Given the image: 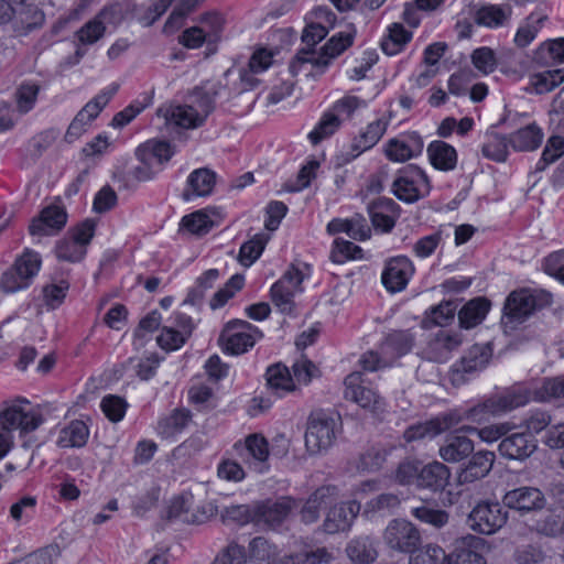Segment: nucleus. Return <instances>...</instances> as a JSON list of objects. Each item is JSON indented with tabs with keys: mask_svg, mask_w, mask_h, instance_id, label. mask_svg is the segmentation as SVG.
I'll use <instances>...</instances> for the list:
<instances>
[{
	"mask_svg": "<svg viewBox=\"0 0 564 564\" xmlns=\"http://www.w3.org/2000/svg\"><path fill=\"white\" fill-rule=\"evenodd\" d=\"M328 30L326 25L321 22L308 24L302 34V41L307 46L302 48L295 55L293 61L290 63V72L292 75H297L300 67L305 63H311L314 68L323 69L326 68L333 58L340 55L345 50L352 45L354 33H339L330 37L326 44L322 47L318 57L308 58L307 54L312 52V48L319 43L327 35Z\"/></svg>",
	"mask_w": 564,
	"mask_h": 564,
	"instance_id": "obj_1",
	"label": "nucleus"
},
{
	"mask_svg": "<svg viewBox=\"0 0 564 564\" xmlns=\"http://www.w3.org/2000/svg\"><path fill=\"white\" fill-rule=\"evenodd\" d=\"M551 302V293L544 290H516L506 299L502 325L505 328L514 329L536 311L549 306Z\"/></svg>",
	"mask_w": 564,
	"mask_h": 564,
	"instance_id": "obj_2",
	"label": "nucleus"
},
{
	"mask_svg": "<svg viewBox=\"0 0 564 564\" xmlns=\"http://www.w3.org/2000/svg\"><path fill=\"white\" fill-rule=\"evenodd\" d=\"M528 402V395L522 392H508L502 395H495L486 399L473 408L467 410L454 409L447 414H456L457 425L463 421H470L473 423H481L490 415H499L511 411L516 408L524 405Z\"/></svg>",
	"mask_w": 564,
	"mask_h": 564,
	"instance_id": "obj_3",
	"label": "nucleus"
},
{
	"mask_svg": "<svg viewBox=\"0 0 564 564\" xmlns=\"http://www.w3.org/2000/svg\"><path fill=\"white\" fill-rule=\"evenodd\" d=\"M262 336V332L249 322L232 319L225 325L218 341L225 352L241 355L253 347L256 339Z\"/></svg>",
	"mask_w": 564,
	"mask_h": 564,
	"instance_id": "obj_4",
	"label": "nucleus"
},
{
	"mask_svg": "<svg viewBox=\"0 0 564 564\" xmlns=\"http://www.w3.org/2000/svg\"><path fill=\"white\" fill-rule=\"evenodd\" d=\"M508 520L505 506L498 501L480 500L467 517L468 527L480 534L490 535L500 530Z\"/></svg>",
	"mask_w": 564,
	"mask_h": 564,
	"instance_id": "obj_5",
	"label": "nucleus"
},
{
	"mask_svg": "<svg viewBox=\"0 0 564 564\" xmlns=\"http://www.w3.org/2000/svg\"><path fill=\"white\" fill-rule=\"evenodd\" d=\"M336 420L323 411L313 412L307 422L305 446L311 454L328 449L336 438Z\"/></svg>",
	"mask_w": 564,
	"mask_h": 564,
	"instance_id": "obj_6",
	"label": "nucleus"
},
{
	"mask_svg": "<svg viewBox=\"0 0 564 564\" xmlns=\"http://www.w3.org/2000/svg\"><path fill=\"white\" fill-rule=\"evenodd\" d=\"M393 194L405 203H414L431 189L427 175L419 166L409 164L399 171L392 185Z\"/></svg>",
	"mask_w": 564,
	"mask_h": 564,
	"instance_id": "obj_7",
	"label": "nucleus"
},
{
	"mask_svg": "<svg viewBox=\"0 0 564 564\" xmlns=\"http://www.w3.org/2000/svg\"><path fill=\"white\" fill-rule=\"evenodd\" d=\"M41 258L36 252L25 251L14 264L3 272L0 280V288L12 293L29 285L31 279L39 272Z\"/></svg>",
	"mask_w": 564,
	"mask_h": 564,
	"instance_id": "obj_8",
	"label": "nucleus"
},
{
	"mask_svg": "<svg viewBox=\"0 0 564 564\" xmlns=\"http://www.w3.org/2000/svg\"><path fill=\"white\" fill-rule=\"evenodd\" d=\"M505 507L514 510L521 517L536 514L544 510L547 499L544 492L531 486L509 490L502 497Z\"/></svg>",
	"mask_w": 564,
	"mask_h": 564,
	"instance_id": "obj_9",
	"label": "nucleus"
},
{
	"mask_svg": "<svg viewBox=\"0 0 564 564\" xmlns=\"http://www.w3.org/2000/svg\"><path fill=\"white\" fill-rule=\"evenodd\" d=\"M303 279V273L295 265H291L272 285L271 300L281 313L291 314L293 312V297L301 290Z\"/></svg>",
	"mask_w": 564,
	"mask_h": 564,
	"instance_id": "obj_10",
	"label": "nucleus"
},
{
	"mask_svg": "<svg viewBox=\"0 0 564 564\" xmlns=\"http://www.w3.org/2000/svg\"><path fill=\"white\" fill-rule=\"evenodd\" d=\"M386 544L398 552L410 553L421 545L420 531L409 521L392 520L384 530Z\"/></svg>",
	"mask_w": 564,
	"mask_h": 564,
	"instance_id": "obj_11",
	"label": "nucleus"
},
{
	"mask_svg": "<svg viewBox=\"0 0 564 564\" xmlns=\"http://www.w3.org/2000/svg\"><path fill=\"white\" fill-rule=\"evenodd\" d=\"M294 507V500L289 497L256 502L253 511L256 524L274 529L283 523Z\"/></svg>",
	"mask_w": 564,
	"mask_h": 564,
	"instance_id": "obj_12",
	"label": "nucleus"
},
{
	"mask_svg": "<svg viewBox=\"0 0 564 564\" xmlns=\"http://www.w3.org/2000/svg\"><path fill=\"white\" fill-rule=\"evenodd\" d=\"M234 448L239 457L257 473L263 474L269 469L267 464L269 444L263 436L251 434L247 436L245 444L238 442L235 444Z\"/></svg>",
	"mask_w": 564,
	"mask_h": 564,
	"instance_id": "obj_13",
	"label": "nucleus"
},
{
	"mask_svg": "<svg viewBox=\"0 0 564 564\" xmlns=\"http://www.w3.org/2000/svg\"><path fill=\"white\" fill-rule=\"evenodd\" d=\"M492 357L490 344L474 345L462 359L453 366L452 381L462 383L464 376L480 371L489 364Z\"/></svg>",
	"mask_w": 564,
	"mask_h": 564,
	"instance_id": "obj_14",
	"label": "nucleus"
},
{
	"mask_svg": "<svg viewBox=\"0 0 564 564\" xmlns=\"http://www.w3.org/2000/svg\"><path fill=\"white\" fill-rule=\"evenodd\" d=\"M43 416L35 411H24L19 405H11L0 412V429L9 433L19 429L21 433L35 431L42 423Z\"/></svg>",
	"mask_w": 564,
	"mask_h": 564,
	"instance_id": "obj_15",
	"label": "nucleus"
},
{
	"mask_svg": "<svg viewBox=\"0 0 564 564\" xmlns=\"http://www.w3.org/2000/svg\"><path fill=\"white\" fill-rule=\"evenodd\" d=\"M414 267L409 258L398 256L387 261L381 275L383 286L390 293L400 292L405 289Z\"/></svg>",
	"mask_w": 564,
	"mask_h": 564,
	"instance_id": "obj_16",
	"label": "nucleus"
},
{
	"mask_svg": "<svg viewBox=\"0 0 564 564\" xmlns=\"http://www.w3.org/2000/svg\"><path fill=\"white\" fill-rule=\"evenodd\" d=\"M486 544L485 539L467 534L457 541L454 551L446 556V564H486L482 555Z\"/></svg>",
	"mask_w": 564,
	"mask_h": 564,
	"instance_id": "obj_17",
	"label": "nucleus"
},
{
	"mask_svg": "<svg viewBox=\"0 0 564 564\" xmlns=\"http://www.w3.org/2000/svg\"><path fill=\"white\" fill-rule=\"evenodd\" d=\"M538 449V441L529 433H512L501 440L498 451L508 459L523 462Z\"/></svg>",
	"mask_w": 564,
	"mask_h": 564,
	"instance_id": "obj_18",
	"label": "nucleus"
},
{
	"mask_svg": "<svg viewBox=\"0 0 564 564\" xmlns=\"http://www.w3.org/2000/svg\"><path fill=\"white\" fill-rule=\"evenodd\" d=\"M67 221L64 208L51 205L42 209L40 215L32 219L29 231L32 236H50L59 231Z\"/></svg>",
	"mask_w": 564,
	"mask_h": 564,
	"instance_id": "obj_19",
	"label": "nucleus"
},
{
	"mask_svg": "<svg viewBox=\"0 0 564 564\" xmlns=\"http://www.w3.org/2000/svg\"><path fill=\"white\" fill-rule=\"evenodd\" d=\"M462 343L463 337L460 334L451 330H440L430 340L425 349L426 358L434 362H445Z\"/></svg>",
	"mask_w": 564,
	"mask_h": 564,
	"instance_id": "obj_20",
	"label": "nucleus"
},
{
	"mask_svg": "<svg viewBox=\"0 0 564 564\" xmlns=\"http://www.w3.org/2000/svg\"><path fill=\"white\" fill-rule=\"evenodd\" d=\"M359 509L360 506L356 501L334 506L324 520V532L335 534L349 530Z\"/></svg>",
	"mask_w": 564,
	"mask_h": 564,
	"instance_id": "obj_21",
	"label": "nucleus"
},
{
	"mask_svg": "<svg viewBox=\"0 0 564 564\" xmlns=\"http://www.w3.org/2000/svg\"><path fill=\"white\" fill-rule=\"evenodd\" d=\"M456 414H447L442 413L438 416L426 421L425 423H421L417 425L410 426L405 433L404 437L408 442L421 440L425 436L434 437L454 426L457 425Z\"/></svg>",
	"mask_w": 564,
	"mask_h": 564,
	"instance_id": "obj_22",
	"label": "nucleus"
},
{
	"mask_svg": "<svg viewBox=\"0 0 564 564\" xmlns=\"http://www.w3.org/2000/svg\"><path fill=\"white\" fill-rule=\"evenodd\" d=\"M456 414H447L442 413L438 416L426 421L425 423H421L417 425L410 426L405 433L404 437L408 442L421 440L425 436L434 437L454 426L457 425Z\"/></svg>",
	"mask_w": 564,
	"mask_h": 564,
	"instance_id": "obj_23",
	"label": "nucleus"
},
{
	"mask_svg": "<svg viewBox=\"0 0 564 564\" xmlns=\"http://www.w3.org/2000/svg\"><path fill=\"white\" fill-rule=\"evenodd\" d=\"M345 398L371 411L378 409L380 404L379 395L373 390L361 384V377L358 372H352L346 377Z\"/></svg>",
	"mask_w": 564,
	"mask_h": 564,
	"instance_id": "obj_24",
	"label": "nucleus"
},
{
	"mask_svg": "<svg viewBox=\"0 0 564 564\" xmlns=\"http://www.w3.org/2000/svg\"><path fill=\"white\" fill-rule=\"evenodd\" d=\"M205 511L192 508V499L184 496L175 497L166 511L165 519L185 524H200L207 520Z\"/></svg>",
	"mask_w": 564,
	"mask_h": 564,
	"instance_id": "obj_25",
	"label": "nucleus"
},
{
	"mask_svg": "<svg viewBox=\"0 0 564 564\" xmlns=\"http://www.w3.org/2000/svg\"><path fill=\"white\" fill-rule=\"evenodd\" d=\"M451 478L449 468L440 462H432L420 469L417 487L430 489L434 492L442 491L448 485Z\"/></svg>",
	"mask_w": 564,
	"mask_h": 564,
	"instance_id": "obj_26",
	"label": "nucleus"
},
{
	"mask_svg": "<svg viewBox=\"0 0 564 564\" xmlns=\"http://www.w3.org/2000/svg\"><path fill=\"white\" fill-rule=\"evenodd\" d=\"M474 452V442L463 434H448L438 454L444 462L458 463Z\"/></svg>",
	"mask_w": 564,
	"mask_h": 564,
	"instance_id": "obj_27",
	"label": "nucleus"
},
{
	"mask_svg": "<svg viewBox=\"0 0 564 564\" xmlns=\"http://www.w3.org/2000/svg\"><path fill=\"white\" fill-rule=\"evenodd\" d=\"M495 457V453L489 451H479L473 454L466 467L458 475L459 481L462 484L473 482L487 476L492 468Z\"/></svg>",
	"mask_w": 564,
	"mask_h": 564,
	"instance_id": "obj_28",
	"label": "nucleus"
},
{
	"mask_svg": "<svg viewBox=\"0 0 564 564\" xmlns=\"http://www.w3.org/2000/svg\"><path fill=\"white\" fill-rule=\"evenodd\" d=\"M216 184V173L207 167H200L193 171L187 178V188L183 192L184 200H189L193 196H208Z\"/></svg>",
	"mask_w": 564,
	"mask_h": 564,
	"instance_id": "obj_29",
	"label": "nucleus"
},
{
	"mask_svg": "<svg viewBox=\"0 0 564 564\" xmlns=\"http://www.w3.org/2000/svg\"><path fill=\"white\" fill-rule=\"evenodd\" d=\"M337 488L333 485L322 486L317 488L306 500L301 510V519L305 523H313L319 518V510L322 507L332 502L333 497L336 496Z\"/></svg>",
	"mask_w": 564,
	"mask_h": 564,
	"instance_id": "obj_30",
	"label": "nucleus"
},
{
	"mask_svg": "<svg viewBox=\"0 0 564 564\" xmlns=\"http://www.w3.org/2000/svg\"><path fill=\"white\" fill-rule=\"evenodd\" d=\"M347 556L354 563L370 564L378 557L375 540L370 535L351 539L346 546Z\"/></svg>",
	"mask_w": 564,
	"mask_h": 564,
	"instance_id": "obj_31",
	"label": "nucleus"
},
{
	"mask_svg": "<svg viewBox=\"0 0 564 564\" xmlns=\"http://www.w3.org/2000/svg\"><path fill=\"white\" fill-rule=\"evenodd\" d=\"M431 164L441 171L454 170L457 163L456 150L444 141H433L427 147Z\"/></svg>",
	"mask_w": 564,
	"mask_h": 564,
	"instance_id": "obj_32",
	"label": "nucleus"
},
{
	"mask_svg": "<svg viewBox=\"0 0 564 564\" xmlns=\"http://www.w3.org/2000/svg\"><path fill=\"white\" fill-rule=\"evenodd\" d=\"M512 14L509 4H487L480 7L475 13V22L487 28H499L505 25Z\"/></svg>",
	"mask_w": 564,
	"mask_h": 564,
	"instance_id": "obj_33",
	"label": "nucleus"
},
{
	"mask_svg": "<svg viewBox=\"0 0 564 564\" xmlns=\"http://www.w3.org/2000/svg\"><path fill=\"white\" fill-rule=\"evenodd\" d=\"M490 302L477 297L467 302L458 312V321L462 328L469 329L478 325L486 316Z\"/></svg>",
	"mask_w": 564,
	"mask_h": 564,
	"instance_id": "obj_34",
	"label": "nucleus"
},
{
	"mask_svg": "<svg viewBox=\"0 0 564 564\" xmlns=\"http://www.w3.org/2000/svg\"><path fill=\"white\" fill-rule=\"evenodd\" d=\"M265 380L268 389L278 395L280 392H291L295 389L289 368L280 362L267 369Z\"/></svg>",
	"mask_w": 564,
	"mask_h": 564,
	"instance_id": "obj_35",
	"label": "nucleus"
},
{
	"mask_svg": "<svg viewBox=\"0 0 564 564\" xmlns=\"http://www.w3.org/2000/svg\"><path fill=\"white\" fill-rule=\"evenodd\" d=\"M543 133L534 123L519 129L509 138V143L517 151H533L541 144Z\"/></svg>",
	"mask_w": 564,
	"mask_h": 564,
	"instance_id": "obj_36",
	"label": "nucleus"
},
{
	"mask_svg": "<svg viewBox=\"0 0 564 564\" xmlns=\"http://www.w3.org/2000/svg\"><path fill=\"white\" fill-rule=\"evenodd\" d=\"M530 531L546 538H556L562 535L563 520L560 514L552 510L543 512L539 518L533 519L528 524Z\"/></svg>",
	"mask_w": 564,
	"mask_h": 564,
	"instance_id": "obj_37",
	"label": "nucleus"
},
{
	"mask_svg": "<svg viewBox=\"0 0 564 564\" xmlns=\"http://www.w3.org/2000/svg\"><path fill=\"white\" fill-rule=\"evenodd\" d=\"M89 435L88 427L83 421H72L61 430L57 444L62 448L82 447L86 444Z\"/></svg>",
	"mask_w": 564,
	"mask_h": 564,
	"instance_id": "obj_38",
	"label": "nucleus"
},
{
	"mask_svg": "<svg viewBox=\"0 0 564 564\" xmlns=\"http://www.w3.org/2000/svg\"><path fill=\"white\" fill-rule=\"evenodd\" d=\"M137 158L141 162L152 161L156 159L160 164H163L173 155L172 147L166 141H149L139 147L135 152Z\"/></svg>",
	"mask_w": 564,
	"mask_h": 564,
	"instance_id": "obj_39",
	"label": "nucleus"
},
{
	"mask_svg": "<svg viewBox=\"0 0 564 564\" xmlns=\"http://www.w3.org/2000/svg\"><path fill=\"white\" fill-rule=\"evenodd\" d=\"M164 117L166 121L185 129H195L202 126V123H198V120H196L197 112L194 109V105L171 106L165 110Z\"/></svg>",
	"mask_w": 564,
	"mask_h": 564,
	"instance_id": "obj_40",
	"label": "nucleus"
},
{
	"mask_svg": "<svg viewBox=\"0 0 564 564\" xmlns=\"http://www.w3.org/2000/svg\"><path fill=\"white\" fill-rule=\"evenodd\" d=\"M270 236L257 234L250 240L242 243L238 254V261L243 267H250L262 254Z\"/></svg>",
	"mask_w": 564,
	"mask_h": 564,
	"instance_id": "obj_41",
	"label": "nucleus"
},
{
	"mask_svg": "<svg viewBox=\"0 0 564 564\" xmlns=\"http://www.w3.org/2000/svg\"><path fill=\"white\" fill-rule=\"evenodd\" d=\"M412 33L400 23H393L389 28V34L381 42V48L387 55L399 53L402 47L411 40Z\"/></svg>",
	"mask_w": 564,
	"mask_h": 564,
	"instance_id": "obj_42",
	"label": "nucleus"
},
{
	"mask_svg": "<svg viewBox=\"0 0 564 564\" xmlns=\"http://www.w3.org/2000/svg\"><path fill=\"white\" fill-rule=\"evenodd\" d=\"M388 451L382 447H370L360 454L357 463L358 470L375 473L383 467Z\"/></svg>",
	"mask_w": 564,
	"mask_h": 564,
	"instance_id": "obj_43",
	"label": "nucleus"
},
{
	"mask_svg": "<svg viewBox=\"0 0 564 564\" xmlns=\"http://www.w3.org/2000/svg\"><path fill=\"white\" fill-rule=\"evenodd\" d=\"M167 9L169 7L163 0H158L147 8H140L137 4H131L128 10L143 26H151L166 12Z\"/></svg>",
	"mask_w": 564,
	"mask_h": 564,
	"instance_id": "obj_44",
	"label": "nucleus"
},
{
	"mask_svg": "<svg viewBox=\"0 0 564 564\" xmlns=\"http://www.w3.org/2000/svg\"><path fill=\"white\" fill-rule=\"evenodd\" d=\"M484 156L497 161L505 162L508 156V142L503 135L496 132L487 134V140L482 145Z\"/></svg>",
	"mask_w": 564,
	"mask_h": 564,
	"instance_id": "obj_45",
	"label": "nucleus"
},
{
	"mask_svg": "<svg viewBox=\"0 0 564 564\" xmlns=\"http://www.w3.org/2000/svg\"><path fill=\"white\" fill-rule=\"evenodd\" d=\"M219 276L217 269H209L205 271L196 280V285L188 292L185 303L192 305L198 304L205 296V292L212 289Z\"/></svg>",
	"mask_w": 564,
	"mask_h": 564,
	"instance_id": "obj_46",
	"label": "nucleus"
},
{
	"mask_svg": "<svg viewBox=\"0 0 564 564\" xmlns=\"http://www.w3.org/2000/svg\"><path fill=\"white\" fill-rule=\"evenodd\" d=\"M192 415L188 410H174L169 417L162 420L159 423L160 433L165 437L173 436L175 433L181 432L187 425Z\"/></svg>",
	"mask_w": 564,
	"mask_h": 564,
	"instance_id": "obj_47",
	"label": "nucleus"
},
{
	"mask_svg": "<svg viewBox=\"0 0 564 564\" xmlns=\"http://www.w3.org/2000/svg\"><path fill=\"white\" fill-rule=\"evenodd\" d=\"M243 275L235 274L229 279V281L225 284L224 288L218 290L212 297L209 302V306L212 310H217L223 307L237 291H240L243 286Z\"/></svg>",
	"mask_w": 564,
	"mask_h": 564,
	"instance_id": "obj_48",
	"label": "nucleus"
},
{
	"mask_svg": "<svg viewBox=\"0 0 564 564\" xmlns=\"http://www.w3.org/2000/svg\"><path fill=\"white\" fill-rule=\"evenodd\" d=\"M55 253L58 260L68 262H78L85 254L84 246L78 245L70 236L57 241Z\"/></svg>",
	"mask_w": 564,
	"mask_h": 564,
	"instance_id": "obj_49",
	"label": "nucleus"
},
{
	"mask_svg": "<svg viewBox=\"0 0 564 564\" xmlns=\"http://www.w3.org/2000/svg\"><path fill=\"white\" fill-rule=\"evenodd\" d=\"M409 554V564H442L446 558L445 552L436 545L417 546Z\"/></svg>",
	"mask_w": 564,
	"mask_h": 564,
	"instance_id": "obj_50",
	"label": "nucleus"
},
{
	"mask_svg": "<svg viewBox=\"0 0 564 564\" xmlns=\"http://www.w3.org/2000/svg\"><path fill=\"white\" fill-rule=\"evenodd\" d=\"M563 82V69L545 70L533 76L532 86L536 94H546Z\"/></svg>",
	"mask_w": 564,
	"mask_h": 564,
	"instance_id": "obj_51",
	"label": "nucleus"
},
{
	"mask_svg": "<svg viewBox=\"0 0 564 564\" xmlns=\"http://www.w3.org/2000/svg\"><path fill=\"white\" fill-rule=\"evenodd\" d=\"M387 123L382 120H377L368 124L365 132L359 135V139L354 144V149L362 152L372 148L383 135Z\"/></svg>",
	"mask_w": 564,
	"mask_h": 564,
	"instance_id": "obj_52",
	"label": "nucleus"
},
{
	"mask_svg": "<svg viewBox=\"0 0 564 564\" xmlns=\"http://www.w3.org/2000/svg\"><path fill=\"white\" fill-rule=\"evenodd\" d=\"M192 102L189 105H194V109L197 112L196 120L198 123H204L206 118L214 111L215 109V98L214 95H209L204 91L202 88L196 87L192 93Z\"/></svg>",
	"mask_w": 564,
	"mask_h": 564,
	"instance_id": "obj_53",
	"label": "nucleus"
},
{
	"mask_svg": "<svg viewBox=\"0 0 564 564\" xmlns=\"http://www.w3.org/2000/svg\"><path fill=\"white\" fill-rule=\"evenodd\" d=\"M68 289L69 283L66 280L53 281L44 285L42 294L45 304L53 310L58 307L63 303Z\"/></svg>",
	"mask_w": 564,
	"mask_h": 564,
	"instance_id": "obj_54",
	"label": "nucleus"
},
{
	"mask_svg": "<svg viewBox=\"0 0 564 564\" xmlns=\"http://www.w3.org/2000/svg\"><path fill=\"white\" fill-rule=\"evenodd\" d=\"M339 118L332 112H326L317 127L308 134V138L313 144H317L323 139L332 135L339 128Z\"/></svg>",
	"mask_w": 564,
	"mask_h": 564,
	"instance_id": "obj_55",
	"label": "nucleus"
},
{
	"mask_svg": "<svg viewBox=\"0 0 564 564\" xmlns=\"http://www.w3.org/2000/svg\"><path fill=\"white\" fill-rule=\"evenodd\" d=\"M334 249L330 252V260L334 263H344L348 259H357L362 257V250L354 242L336 239Z\"/></svg>",
	"mask_w": 564,
	"mask_h": 564,
	"instance_id": "obj_56",
	"label": "nucleus"
},
{
	"mask_svg": "<svg viewBox=\"0 0 564 564\" xmlns=\"http://www.w3.org/2000/svg\"><path fill=\"white\" fill-rule=\"evenodd\" d=\"M412 514L420 520L434 525L435 528H442L448 522V513L444 510L430 508L427 506L416 507L412 510Z\"/></svg>",
	"mask_w": 564,
	"mask_h": 564,
	"instance_id": "obj_57",
	"label": "nucleus"
},
{
	"mask_svg": "<svg viewBox=\"0 0 564 564\" xmlns=\"http://www.w3.org/2000/svg\"><path fill=\"white\" fill-rule=\"evenodd\" d=\"M100 406L110 421L119 422L124 416L128 404L123 398L109 394L102 398Z\"/></svg>",
	"mask_w": 564,
	"mask_h": 564,
	"instance_id": "obj_58",
	"label": "nucleus"
},
{
	"mask_svg": "<svg viewBox=\"0 0 564 564\" xmlns=\"http://www.w3.org/2000/svg\"><path fill=\"white\" fill-rule=\"evenodd\" d=\"M106 31V26L101 25L96 18L85 23L77 32V39L82 45H91L99 41Z\"/></svg>",
	"mask_w": 564,
	"mask_h": 564,
	"instance_id": "obj_59",
	"label": "nucleus"
},
{
	"mask_svg": "<svg viewBox=\"0 0 564 564\" xmlns=\"http://www.w3.org/2000/svg\"><path fill=\"white\" fill-rule=\"evenodd\" d=\"M245 547L236 542H230L214 558L212 564H246Z\"/></svg>",
	"mask_w": 564,
	"mask_h": 564,
	"instance_id": "obj_60",
	"label": "nucleus"
},
{
	"mask_svg": "<svg viewBox=\"0 0 564 564\" xmlns=\"http://www.w3.org/2000/svg\"><path fill=\"white\" fill-rule=\"evenodd\" d=\"M182 225L192 234L205 235L212 228L213 221L203 210H197L191 215L184 216Z\"/></svg>",
	"mask_w": 564,
	"mask_h": 564,
	"instance_id": "obj_61",
	"label": "nucleus"
},
{
	"mask_svg": "<svg viewBox=\"0 0 564 564\" xmlns=\"http://www.w3.org/2000/svg\"><path fill=\"white\" fill-rule=\"evenodd\" d=\"M40 86L35 83H23L15 93L17 105L21 112H28L34 105Z\"/></svg>",
	"mask_w": 564,
	"mask_h": 564,
	"instance_id": "obj_62",
	"label": "nucleus"
},
{
	"mask_svg": "<svg viewBox=\"0 0 564 564\" xmlns=\"http://www.w3.org/2000/svg\"><path fill=\"white\" fill-rule=\"evenodd\" d=\"M564 154V138L554 135L551 137L542 152L541 162L542 165H538V170H543L546 165L556 161Z\"/></svg>",
	"mask_w": 564,
	"mask_h": 564,
	"instance_id": "obj_63",
	"label": "nucleus"
},
{
	"mask_svg": "<svg viewBox=\"0 0 564 564\" xmlns=\"http://www.w3.org/2000/svg\"><path fill=\"white\" fill-rule=\"evenodd\" d=\"M249 552L251 558L267 564H273L272 555L274 554L273 546L262 536H257L250 541Z\"/></svg>",
	"mask_w": 564,
	"mask_h": 564,
	"instance_id": "obj_64",
	"label": "nucleus"
}]
</instances>
